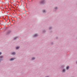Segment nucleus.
<instances>
[{"mask_svg":"<svg viewBox=\"0 0 77 77\" xmlns=\"http://www.w3.org/2000/svg\"><path fill=\"white\" fill-rule=\"evenodd\" d=\"M44 2V1H43V2H41V3H43Z\"/></svg>","mask_w":77,"mask_h":77,"instance_id":"nucleus-12","label":"nucleus"},{"mask_svg":"<svg viewBox=\"0 0 77 77\" xmlns=\"http://www.w3.org/2000/svg\"><path fill=\"white\" fill-rule=\"evenodd\" d=\"M12 55H15V52H13V53H12Z\"/></svg>","mask_w":77,"mask_h":77,"instance_id":"nucleus-3","label":"nucleus"},{"mask_svg":"<svg viewBox=\"0 0 77 77\" xmlns=\"http://www.w3.org/2000/svg\"><path fill=\"white\" fill-rule=\"evenodd\" d=\"M2 54V52H0V55Z\"/></svg>","mask_w":77,"mask_h":77,"instance_id":"nucleus-11","label":"nucleus"},{"mask_svg":"<svg viewBox=\"0 0 77 77\" xmlns=\"http://www.w3.org/2000/svg\"><path fill=\"white\" fill-rule=\"evenodd\" d=\"M34 59H35V57H33L32 59V60H34Z\"/></svg>","mask_w":77,"mask_h":77,"instance_id":"nucleus-5","label":"nucleus"},{"mask_svg":"<svg viewBox=\"0 0 77 77\" xmlns=\"http://www.w3.org/2000/svg\"><path fill=\"white\" fill-rule=\"evenodd\" d=\"M38 36V34H35V35H34V37H36V36Z\"/></svg>","mask_w":77,"mask_h":77,"instance_id":"nucleus-2","label":"nucleus"},{"mask_svg":"<svg viewBox=\"0 0 77 77\" xmlns=\"http://www.w3.org/2000/svg\"><path fill=\"white\" fill-rule=\"evenodd\" d=\"M63 72H65V70L64 69H63Z\"/></svg>","mask_w":77,"mask_h":77,"instance_id":"nucleus-8","label":"nucleus"},{"mask_svg":"<svg viewBox=\"0 0 77 77\" xmlns=\"http://www.w3.org/2000/svg\"><path fill=\"white\" fill-rule=\"evenodd\" d=\"M14 59H15V58H12L10 59V60H14Z\"/></svg>","mask_w":77,"mask_h":77,"instance_id":"nucleus-1","label":"nucleus"},{"mask_svg":"<svg viewBox=\"0 0 77 77\" xmlns=\"http://www.w3.org/2000/svg\"><path fill=\"white\" fill-rule=\"evenodd\" d=\"M20 48V47H16V49H18V48Z\"/></svg>","mask_w":77,"mask_h":77,"instance_id":"nucleus-7","label":"nucleus"},{"mask_svg":"<svg viewBox=\"0 0 77 77\" xmlns=\"http://www.w3.org/2000/svg\"><path fill=\"white\" fill-rule=\"evenodd\" d=\"M43 12H44V13L45 12V10H43Z\"/></svg>","mask_w":77,"mask_h":77,"instance_id":"nucleus-6","label":"nucleus"},{"mask_svg":"<svg viewBox=\"0 0 77 77\" xmlns=\"http://www.w3.org/2000/svg\"><path fill=\"white\" fill-rule=\"evenodd\" d=\"M56 9H57V7H56V8H55Z\"/></svg>","mask_w":77,"mask_h":77,"instance_id":"nucleus-13","label":"nucleus"},{"mask_svg":"<svg viewBox=\"0 0 77 77\" xmlns=\"http://www.w3.org/2000/svg\"><path fill=\"white\" fill-rule=\"evenodd\" d=\"M17 37H16V38H14V40H15V39H17Z\"/></svg>","mask_w":77,"mask_h":77,"instance_id":"nucleus-10","label":"nucleus"},{"mask_svg":"<svg viewBox=\"0 0 77 77\" xmlns=\"http://www.w3.org/2000/svg\"><path fill=\"white\" fill-rule=\"evenodd\" d=\"M2 57H3V56H0V58H2Z\"/></svg>","mask_w":77,"mask_h":77,"instance_id":"nucleus-9","label":"nucleus"},{"mask_svg":"<svg viewBox=\"0 0 77 77\" xmlns=\"http://www.w3.org/2000/svg\"><path fill=\"white\" fill-rule=\"evenodd\" d=\"M69 68V66H67L66 68V69H68Z\"/></svg>","mask_w":77,"mask_h":77,"instance_id":"nucleus-4","label":"nucleus"}]
</instances>
